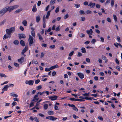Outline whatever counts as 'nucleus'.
Returning a JSON list of instances; mask_svg holds the SVG:
<instances>
[{
  "instance_id": "nucleus-1",
  "label": "nucleus",
  "mask_w": 122,
  "mask_h": 122,
  "mask_svg": "<svg viewBox=\"0 0 122 122\" xmlns=\"http://www.w3.org/2000/svg\"><path fill=\"white\" fill-rule=\"evenodd\" d=\"M15 27H11L10 29H6V32L7 34L10 35L11 33L15 31Z\"/></svg>"
},
{
  "instance_id": "nucleus-2",
  "label": "nucleus",
  "mask_w": 122,
  "mask_h": 122,
  "mask_svg": "<svg viewBox=\"0 0 122 122\" xmlns=\"http://www.w3.org/2000/svg\"><path fill=\"white\" fill-rule=\"evenodd\" d=\"M19 6L17 5H13L9 7H6L7 11L9 12H11L13 9L16 8L18 7Z\"/></svg>"
},
{
  "instance_id": "nucleus-3",
  "label": "nucleus",
  "mask_w": 122,
  "mask_h": 122,
  "mask_svg": "<svg viewBox=\"0 0 122 122\" xmlns=\"http://www.w3.org/2000/svg\"><path fill=\"white\" fill-rule=\"evenodd\" d=\"M34 40L33 39V38L31 35H29V38L28 39V42L29 45L31 46L32 44L34 42Z\"/></svg>"
},
{
  "instance_id": "nucleus-4",
  "label": "nucleus",
  "mask_w": 122,
  "mask_h": 122,
  "mask_svg": "<svg viewBox=\"0 0 122 122\" xmlns=\"http://www.w3.org/2000/svg\"><path fill=\"white\" fill-rule=\"evenodd\" d=\"M51 11V10H49L48 11L46 14V17H45V15H44L43 17V23H45L46 22V19L45 18L48 19V18L49 17L50 15V12Z\"/></svg>"
},
{
  "instance_id": "nucleus-5",
  "label": "nucleus",
  "mask_w": 122,
  "mask_h": 122,
  "mask_svg": "<svg viewBox=\"0 0 122 122\" xmlns=\"http://www.w3.org/2000/svg\"><path fill=\"white\" fill-rule=\"evenodd\" d=\"M34 82V81L32 80L29 81L26 80L25 81V83L26 84H28L30 85H32L33 84Z\"/></svg>"
},
{
  "instance_id": "nucleus-6",
  "label": "nucleus",
  "mask_w": 122,
  "mask_h": 122,
  "mask_svg": "<svg viewBox=\"0 0 122 122\" xmlns=\"http://www.w3.org/2000/svg\"><path fill=\"white\" fill-rule=\"evenodd\" d=\"M58 97L57 96H51L49 97V99H51V101H53L57 99Z\"/></svg>"
},
{
  "instance_id": "nucleus-7",
  "label": "nucleus",
  "mask_w": 122,
  "mask_h": 122,
  "mask_svg": "<svg viewBox=\"0 0 122 122\" xmlns=\"http://www.w3.org/2000/svg\"><path fill=\"white\" fill-rule=\"evenodd\" d=\"M7 10V9L6 7L2 9L0 11V14H4L8 11Z\"/></svg>"
},
{
  "instance_id": "nucleus-8",
  "label": "nucleus",
  "mask_w": 122,
  "mask_h": 122,
  "mask_svg": "<svg viewBox=\"0 0 122 122\" xmlns=\"http://www.w3.org/2000/svg\"><path fill=\"white\" fill-rule=\"evenodd\" d=\"M28 50V47H27L25 46V47L23 49L21 53V55H22L25 53Z\"/></svg>"
},
{
  "instance_id": "nucleus-9",
  "label": "nucleus",
  "mask_w": 122,
  "mask_h": 122,
  "mask_svg": "<svg viewBox=\"0 0 122 122\" xmlns=\"http://www.w3.org/2000/svg\"><path fill=\"white\" fill-rule=\"evenodd\" d=\"M24 58L22 57L20 59H18V61L19 63L21 64L24 62Z\"/></svg>"
},
{
  "instance_id": "nucleus-10",
  "label": "nucleus",
  "mask_w": 122,
  "mask_h": 122,
  "mask_svg": "<svg viewBox=\"0 0 122 122\" xmlns=\"http://www.w3.org/2000/svg\"><path fill=\"white\" fill-rule=\"evenodd\" d=\"M77 75L81 79H82L84 77V74L82 73L79 72L77 73Z\"/></svg>"
},
{
  "instance_id": "nucleus-11",
  "label": "nucleus",
  "mask_w": 122,
  "mask_h": 122,
  "mask_svg": "<svg viewBox=\"0 0 122 122\" xmlns=\"http://www.w3.org/2000/svg\"><path fill=\"white\" fill-rule=\"evenodd\" d=\"M19 39H20L21 38H26V36L24 34H18Z\"/></svg>"
},
{
  "instance_id": "nucleus-12",
  "label": "nucleus",
  "mask_w": 122,
  "mask_h": 122,
  "mask_svg": "<svg viewBox=\"0 0 122 122\" xmlns=\"http://www.w3.org/2000/svg\"><path fill=\"white\" fill-rule=\"evenodd\" d=\"M86 33L88 35H92L93 33V31L91 29H90L89 30H87L86 31Z\"/></svg>"
},
{
  "instance_id": "nucleus-13",
  "label": "nucleus",
  "mask_w": 122,
  "mask_h": 122,
  "mask_svg": "<svg viewBox=\"0 0 122 122\" xmlns=\"http://www.w3.org/2000/svg\"><path fill=\"white\" fill-rule=\"evenodd\" d=\"M10 35H9L7 34H5L4 35L3 38V39L4 40H5L6 38H10Z\"/></svg>"
},
{
  "instance_id": "nucleus-14",
  "label": "nucleus",
  "mask_w": 122,
  "mask_h": 122,
  "mask_svg": "<svg viewBox=\"0 0 122 122\" xmlns=\"http://www.w3.org/2000/svg\"><path fill=\"white\" fill-rule=\"evenodd\" d=\"M95 5V3H92V2H90V3L89 4L88 6H89L91 7L92 8H93Z\"/></svg>"
},
{
  "instance_id": "nucleus-15",
  "label": "nucleus",
  "mask_w": 122,
  "mask_h": 122,
  "mask_svg": "<svg viewBox=\"0 0 122 122\" xmlns=\"http://www.w3.org/2000/svg\"><path fill=\"white\" fill-rule=\"evenodd\" d=\"M9 87L8 85H5L4 87L2 89V91H7L8 89V88Z\"/></svg>"
},
{
  "instance_id": "nucleus-16",
  "label": "nucleus",
  "mask_w": 122,
  "mask_h": 122,
  "mask_svg": "<svg viewBox=\"0 0 122 122\" xmlns=\"http://www.w3.org/2000/svg\"><path fill=\"white\" fill-rule=\"evenodd\" d=\"M59 67L57 65H55L51 66L50 67L51 70L55 68H57Z\"/></svg>"
},
{
  "instance_id": "nucleus-17",
  "label": "nucleus",
  "mask_w": 122,
  "mask_h": 122,
  "mask_svg": "<svg viewBox=\"0 0 122 122\" xmlns=\"http://www.w3.org/2000/svg\"><path fill=\"white\" fill-rule=\"evenodd\" d=\"M40 16L38 15L36 17V21L37 23H38L40 20Z\"/></svg>"
},
{
  "instance_id": "nucleus-18",
  "label": "nucleus",
  "mask_w": 122,
  "mask_h": 122,
  "mask_svg": "<svg viewBox=\"0 0 122 122\" xmlns=\"http://www.w3.org/2000/svg\"><path fill=\"white\" fill-rule=\"evenodd\" d=\"M36 5H34L33 6L32 10L34 12H35L37 11V8L36 7Z\"/></svg>"
},
{
  "instance_id": "nucleus-19",
  "label": "nucleus",
  "mask_w": 122,
  "mask_h": 122,
  "mask_svg": "<svg viewBox=\"0 0 122 122\" xmlns=\"http://www.w3.org/2000/svg\"><path fill=\"white\" fill-rule=\"evenodd\" d=\"M37 35L38 36L39 39L40 41H41L43 40V38L41 36L39 33H38Z\"/></svg>"
},
{
  "instance_id": "nucleus-20",
  "label": "nucleus",
  "mask_w": 122,
  "mask_h": 122,
  "mask_svg": "<svg viewBox=\"0 0 122 122\" xmlns=\"http://www.w3.org/2000/svg\"><path fill=\"white\" fill-rule=\"evenodd\" d=\"M81 50V52L83 53H85L86 52V50L84 47H82Z\"/></svg>"
},
{
  "instance_id": "nucleus-21",
  "label": "nucleus",
  "mask_w": 122,
  "mask_h": 122,
  "mask_svg": "<svg viewBox=\"0 0 122 122\" xmlns=\"http://www.w3.org/2000/svg\"><path fill=\"white\" fill-rule=\"evenodd\" d=\"M79 14L80 15H84L85 14V13L84 12V11L81 10L79 11Z\"/></svg>"
},
{
  "instance_id": "nucleus-22",
  "label": "nucleus",
  "mask_w": 122,
  "mask_h": 122,
  "mask_svg": "<svg viewBox=\"0 0 122 122\" xmlns=\"http://www.w3.org/2000/svg\"><path fill=\"white\" fill-rule=\"evenodd\" d=\"M22 23L25 26H27V22L26 20H24L22 22Z\"/></svg>"
},
{
  "instance_id": "nucleus-23",
  "label": "nucleus",
  "mask_w": 122,
  "mask_h": 122,
  "mask_svg": "<svg viewBox=\"0 0 122 122\" xmlns=\"http://www.w3.org/2000/svg\"><path fill=\"white\" fill-rule=\"evenodd\" d=\"M57 119V118L55 117L51 116V120L52 121H55Z\"/></svg>"
},
{
  "instance_id": "nucleus-24",
  "label": "nucleus",
  "mask_w": 122,
  "mask_h": 122,
  "mask_svg": "<svg viewBox=\"0 0 122 122\" xmlns=\"http://www.w3.org/2000/svg\"><path fill=\"white\" fill-rule=\"evenodd\" d=\"M20 44L22 46H25L24 42L22 40H21L20 41Z\"/></svg>"
},
{
  "instance_id": "nucleus-25",
  "label": "nucleus",
  "mask_w": 122,
  "mask_h": 122,
  "mask_svg": "<svg viewBox=\"0 0 122 122\" xmlns=\"http://www.w3.org/2000/svg\"><path fill=\"white\" fill-rule=\"evenodd\" d=\"M56 0H51L50 4L51 5H53L55 3Z\"/></svg>"
},
{
  "instance_id": "nucleus-26",
  "label": "nucleus",
  "mask_w": 122,
  "mask_h": 122,
  "mask_svg": "<svg viewBox=\"0 0 122 122\" xmlns=\"http://www.w3.org/2000/svg\"><path fill=\"white\" fill-rule=\"evenodd\" d=\"M10 95L11 96L13 97H18V96L16 94H14L13 93H10Z\"/></svg>"
},
{
  "instance_id": "nucleus-27",
  "label": "nucleus",
  "mask_w": 122,
  "mask_h": 122,
  "mask_svg": "<svg viewBox=\"0 0 122 122\" xmlns=\"http://www.w3.org/2000/svg\"><path fill=\"white\" fill-rule=\"evenodd\" d=\"M31 34L32 36L34 37L35 36V32L34 31H31Z\"/></svg>"
},
{
  "instance_id": "nucleus-28",
  "label": "nucleus",
  "mask_w": 122,
  "mask_h": 122,
  "mask_svg": "<svg viewBox=\"0 0 122 122\" xmlns=\"http://www.w3.org/2000/svg\"><path fill=\"white\" fill-rule=\"evenodd\" d=\"M86 100H92V99H94V98L93 97H86L84 98Z\"/></svg>"
},
{
  "instance_id": "nucleus-29",
  "label": "nucleus",
  "mask_w": 122,
  "mask_h": 122,
  "mask_svg": "<svg viewBox=\"0 0 122 122\" xmlns=\"http://www.w3.org/2000/svg\"><path fill=\"white\" fill-rule=\"evenodd\" d=\"M54 114V112L52 111H49L48 112V114L49 115H52Z\"/></svg>"
},
{
  "instance_id": "nucleus-30",
  "label": "nucleus",
  "mask_w": 122,
  "mask_h": 122,
  "mask_svg": "<svg viewBox=\"0 0 122 122\" xmlns=\"http://www.w3.org/2000/svg\"><path fill=\"white\" fill-rule=\"evenodd\" d=\"M0 76L4 77H7V76L5 75V74L1 73H0Z\"/></svg>"
},
{
  "instance_id": "nucleus-31",
  "label": "nucleus",
  "mask_w": 122,
  "mask_h": 122,
  "mask_svg": "<svg viewBox=\"0 0 122 122\" xmlns=\"http://www.w3.org/2000/svg\"><path fill=\"white\" fill-rule=\"evenodd\" d=\"M69 100L73 101H77V99H75L74 98H71L69 99Z\"/></svg>"
},
{
  "instance_id": "nucleus-32",
  "label": "nucleus",
  "mask_w": 122,
  "mask_h": 122,
  "mask_svg": "<svg viewBox=\"0 0 122 122\" xmlns=\"http://www.w3.org/2000/svg\"><path fill=\"white\" fill-rule=\"evenodd\" d=\"M38 99V98H34V99L33 100H32V102H33L34 103L35 102L37 101Z\"/></svg>"
},
{
  "instance_id": "nucleus-33",
  "label": "nucleus",
  "mask_w": 122,
  "mask_h": 122,
  "mask_svg": "<svg viewBox=\"0 0 122 122\" xmlns=\"http://www.w3.org/2000/svg\"><path fill=\"white\" fill-rule=\"evenodd\" d=\"M14 43L15 45H17L19 43L18 41L17 40H15L14 41Z\"/></svg>"
},
{
  "instance_id": "nucleus-34",
  "label": "nucleus",
  "mask_w": 122,
  "mask_h": 122,
  "mask_svg": "<svg viewBox=\"0 0 122 122\" xmlns=\"http://www.w3.org/2000/svg\"><path fill=\"white\" fill-rule=\"evenodd\" d=\"M48 105L47 104H45L44 105V109L45 110L47 109L48 107Z\"/></svg>"
},
{
  "instance_id": "nucleus-35",
  "label": "nucleus",
  "mask_w": 122,
  "mask_h": 122,
  "mask_svg": "<svg viewBox=\"0 0 122 122\" xmlns=\"http://www.w3.org/2000/svg\"><path fill=\"white\" fill-rule=\"evenodd\" d=\"M42 86H39L36 87V89L37 90H39V89H40L41 88H42Z\"/></svg>"
},
{
  "instance_id": "nucleus-36",
  "label": "nucleus",
  "mask_w": 122,
  "mask_h": 122,
  "mask_svg": "<svg viewBox=\"0 0 122 122\" xmlns=\"http://www.w3.org/2000/svg\"><path fill=\"white\" fill-rule=\"evenodd\" d=\"M72 109L73 110L76 112H77L78 111V109L76 108V107L75 105L74 107H73Z\"/></svg>"
},
{
  "instance_id": "nucleus-37",
  "label": "nucleus",
  "mask_w": 122,
  "mask_h": 122,
  "mask_svg": "<svg viewBox=\"0 0 122 122\" xmlns=\"http://www.w3.org/2000/svg\"><path fill=\"white\" fill-rule=\"evenodd\" d=\"M114 3V0H111V5L112 6H113Z\"/></svg>"
},
{
  "instance_id": "nucleus-38",
  "label": "nucleus",
  "mask_w": 122,
  "mask_h": 122,
  "mask_svg": "<svg viewBox=\"0 0 122 122\" xmlns=\"http://www.w3.org/2000/svg\"><path fill=\"white\" fill-rule=\"evenodd\" d=\"M40 82V80L39 79H37L35 81V84H37Z\"/></svg>"
},
{
  "instance_id": "nucleus-39",
  "label": "nucleus",
  "mask_w": 122,
  "mask_h": 122,
  "mask_svg": "<svg viewBox=\"0 0 122 122\" xmlns=\"http://www.w3.org/2000/svg\"><path fill=\"white\" fill-rule=\"evenodd\" d=\"M100 38L101 39V41L102 42H103L104 41V38L102 37H100Z\"/></svg>"
},
{
  "instance_id": "nucleus-40",
  "label": "nucleus",
  "mask_w": 122,
  "mask_h": 122,
  "mask_svg": "<svg viewBox=\"0 0 122 122\" xmlns=\"http://www.w3.org/2000/svg\"><path fill=\"white\" fill-rule=\"evenodd\" d=\"M51 49H54L55 48V45H51L49 47Z\"/></svg>"
},
{
  "instance_id": "nucleus-41",
  "label": "nucleus",
  "mask_w": 122,
  "mask_h": 122,
  "mask_svg": "<svg viewBox=\"0 0 122 122\" xmlns=\"http://www.w3.org/2000/svg\"><path fill=\"white\" fill-rule=\"evenodd\" d=\"M34 119L35 121L37 122H39V120L38 118L35 117L34 118Z\"/></svg>"
},
{
  "instance_id": "nucleus-42",
  "label": "nucleus",
  "mask_w": 122,
  "mask_h": 122,
  "mask_svg": "<svg viewBox=\"0 0 122 122\" xmlns=\"http://www.w3.org/2000/svg\"><path fill=\"white\" fill-rule=\"evenodd\" d=\"M75 105L73 104H68V106H69V107H72L73 108L74 107Z\"/></svg>"
},
{
  "instance_id": "nucleus-43",
  "label": "nucleus",
  "mask_w": 122,
  "mask_h": 122,
  "mask_svg": "<svg viewBox=\"0 0 122 122\" xmlns=\"http://www.w3.org/2000/svg\"><path fill=\"white\" fill-rule=\"evenodd\" d=\"M45 70L46 71H50V70H51V69H50V68H45Z\"/></svg>"
},
{
  "instance_id": "nucleus-44",
  "label": "nucleus",
  "mask_w": 122,
  "mask_h": 122,
  "mask_svg": "<svg viewBox=\"0 0 122 122\" xmlns=\"http://www.w3.org/2000/svg\"><path fill=\"white\" fill-rule=\"evenodd\" d=\"M89 93H86L85 94H82V95L84 96H89Z\"/></svg>"
},
{
  "instance_id": "nucleus-45",
  "label": "nucleus",
  "mask_w": 122,
  "mask_h": 122,
  "mask_svg": "<svg viewBox=\"0 0 122 122\" xmlns=\"http://www.w3.org/2000/svg\"><path fill=\"white\" fill-rule=\"evenodd\" d=\"M113 17H114V19L115 21H117V17H116V16L115 15H113Z\"/></svg>"
},
{
  "instance_id": "nucleus-46",
  "label": "nucleus",
  "mask_w": 122,
  "mask_h": 122,
  "mask_svg": "<svg viewBox=\"0 0 122 122\" xmlns=\"http://www.w3.org/2000/svg\"><path fill=\"white\" fill-rule=\"evenodd\" d=\"M96 42V39H93L91 41L92 43L93 44H94Z\"/></svg>"
},
{
  "instance_id": "nucleus-47",
  "label": "nucleus",
  "mask_w": 122,
  "mask_h": 122,
  "mask_svg": "<svg viewBox=\"0 0 122 122\" xmlns=\"http://www.w3.org/2000/svg\"><path fill=\"white\" fill-rule=\"evenodd\" d=\"M86 14H90L92 13V11L90 10H87L86 11Z\"/></svg>"
},
{
  "instance_id": "nucleus-48",
  "label": "nucleus",
  "mask_w": 122,
  "mask_h": 122,
  "mask_svg": "<svg viewBox=\"0 0 122 122\" xmlns=\"http://www.w3.org/2000/svg\"><path fill=\"white\" fill-rule=\"evenodd\" d=\"M6 20H4L3 21H2L0 23V25H3L5 22Z\"/></svg>"
},
{
  "instance_id": "nucleus-49",
  "label": "nucleus",
  "mask_w": 122,
  "mask_h": 122,
  "mask_svg": "<svg viewBox=\"0 0 122 122\" xmlns=\"http://www.w3.org/2000/svg\"><path fill=\"white\" fill-rule=\"evenodd\" d=\"M32 63H33L35 64H38V63L37 61L33 60L32 62Z\"/></svg>"
},
{
  "instance_id": "nucleus-50",
  "label": "nucleus",
  "mask_w": 122,
  "mask_h": 122,
  "mask_svg": "<svg viewBox=\"0 0 122 122\" xmlns=\"http://www.w3.org/2000/svg\"><path fill=\"white\" fill-rule=\"evenodd\" d=\"M107 20L108 22H111V20L110 18L109 17H108L107 18Z\"/></svg>"
},
{
  "instance_id": "nucleus-51",
  "label": "nucleus",
  "mask_w": 122,
  "mask_h": 122,
  "mask_svg": "<svg viewBox=\"0 0 122 122\" xmlns=\"http://www.w3.org/2000/svg\"><path fill=\"white\" fill-rule=\"evenodd\" d=\"M74 53V51H72L71 52H70L69 54V56H72L73 55V54Z\"/></svg>"
},
{
  "instance_id": "nucleus-52",
  "label": "nucleus",
  "mask_w": 122,
  "mask_h": 122,
  "mask_svg": "<svg viewBox=\"0 0 122 122\" xmlns=\"http://www.w3.org/2000/svg\"><path fill=\"white\" fill-rule=\"evenodd\" d=\"M85 101V100L84 99H77V101H79V102H84Z\"/></svg>"
},
{
  "instance_id": "nucleus-53",
  "label": "nucleus",
  "mask_w": 122,
  "mask_h": 122,
  "mask_svg": "<svg viewBox=\"0 0 122 122\" xmlns=\"http://www.w3.org/2000/svg\"><path fill=\"white\" fill-rule=\"evenodd\" d=\"M117 38L118 41L119 42H120L121 40L120 37L119 36H117Z\"/></svg>"
},
{
  "instance_id": "nucleus-54",
  "label": "nucleus",
  "mask_w": 122,
  "mask_h": 122,
  "mask_svg": "<svg viewBox=\"0 0 122 122\" xmlns=\"http://www.w3.org/2000/svg\"><path fill=\"white\" fill-rule=\"evenodd\" d=\"M81 20L82 21H84L86 19L83 16L81 17Z\"/></svg>"
},
{
  "instance_id": "nucleus-55",
  "label": "nucleus",
  "mask_w": 122,
  "mask_h": 122,
  "mask_svg": "<svg viewBox=\"0 0 122 122\" xmlns=\"http://www.w3.org/2000/svg\"><path fill=\"white\" fill-rule=\"evenodd\" d=\"M54 109L55 110H58L59 109L58 106L56 105H55Z\"/></svg>"
},
{
  "instance_id": "nucleus-56",
  "label": "nucleus",
  "mask_w": 122,
  "mask_h": 122,
  "mask_svg": "<svg viewBox=\"0 0 122 122\" xmlns=\"http://www.w3.org/2000/svg\"><path fill=\"white\" fill-rule=\"evenodd\" d=\"M22 10L21 9L17 10L15 11V12L16 13H18L20 12Z\"/></svg>"
},
{
  "instance_id": "nucleus-57",
  "label": "nucleus",
  "mask_w": 122,
  "mask_h": 122,
  "mask_svg": "<svg viewBox=\"0 0 122 122\" xmlns=\"http://www.w3.org/2000/svg\"><path fill=\"white\" fill-rule=\"evenodd\" d=\"M75 5L76 8H78L80 6V4H75Z\"/></svg>"
},
{
  "instance_id": "nucleus-58",
  "label": "nucleus",
  "mask_w": 122,
  "mask_h": 122,
  "mask_svg": "<svg viewBox=\"0 0 122 122\" xmlns=\"http://www.w3.org/2000/svg\"><path fill=\"white\" fill-rule=\"evenodd\" d=\"M60 26H59L56 28V29L55 30L56 31H59L60 30V29L59 28Z\"/></svg>"
},
{
  "instance_id": "nucleus-59",
  "label": "nucleus",
  "mask_w": 122,
  "mask_h": 122,
  "mask_svg": "<svg viewBox=\"0 0 122 122\" xmlns=\"http://www.w3.org/2000/svg\"><path fill=\"white\" fill-rule=\"evenodd\" d=\"M17 104L16 102H13L12 104V107H13L14 106L16 105Z\"/></svg>"
},
{
  "instance_id": "nucleus-60",
  "label": "nucleus",
  "mask_w": 122,
  "mask_h": 122,
  "mask_svg": "<svg viewBox=\"0 0 122 122\" xmlns=\"http://www.w3.org/2000/svg\"><path fill=\"white\" fill-rule=\"evenodd\" d=\"M102 58L104 60H105L107 59L106 57L105 56L103 55L102 56Z\"/></svg>"
},
{
  "instance_id": "nucleus-61",
  "label": "nucleus",
  "mask_w": 122,
  "mask_h": 122,
  "mask_svg": "<svg viewBox=\"0 0 122 122\" xmlns=\"http://www.w3.org/2000/svg\"><path fill=\"white\" fill-rule=\"evenodd\" d=\"M97 8H100L101 5L99 4H97L96 5Z\"/></svg>"
},
{
  "instance_id": "nucleus-62",
  "label": "nucleus",
  "mask_w": 122,
  "mask_h": 122,
  "mask_svg": "<svg viewBox=\"0 0 122 122\" xmlns=\"http://www.w3.org/2000/svg\"><path fill=\"white\" fill-rule=\"evenodd\" d=\"M73 118L75 119H76L79 118L77 116H76L75 115L73 114Z\"/></svg>"
},
{
  "instance_id": "nucleus-63",
  "label": "nucleus",
  "mask_w": 122,
  "mask_h": 122,
  "mask_svg": "<svg viewBox=\"0 0 122 122\" xmlns=\"http://www.w3.org/2000/svg\"><path fill=\"white\" fill-rule=\"evenodd\" d=\"M82 54L80 52H78V53L77 56L80 57V56H82Z\"/></svg>"
},
{
  "instance_id": "nucleus-64",
  "label": "nucleus",
  "mask_w": 122,
  "mask_h": 122,
  "mask_svg": "<svg viewBox=\"0 0 122 122\" xmlns=\"http://www.w3.org/2000/svg\"><path fill=\"white\" fill-rule=\"evenodd\" d=\"M115 61L116 63L117 64L119 65V61L116 58L115 59Z\"/></svg>"
}]
</instances>
